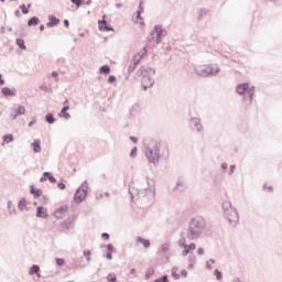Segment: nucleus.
Here are the masks:
<instances>
[{"instance_id":"nucleus-40","label":"nucleus","mask_w":282,"mask_h":282,"mask_svg":"<svg viewBox=\"0 0 282 282\" xmlns=\"http://www.w3.org/2000/svg\"><path fill=\"white\" fill-rule=\"evenodd\" d=\"M155 274V270L153 268H149L148 272L145 273V279H151Z\"/></svg>"},{"instance_id":"nucleus-63","label":"nucleus","mask_w":282,"mask_h":282,"mask_svg":"<svg viewBox=\"0 0 282 282\" xmlns=\"http://www.w3.org/2000/svg\"><path fill=\"white\" fill-rule=\"evenodd\" d=\"M137 19L141 20L142 19V11L137 12Z\"/></svg>"},{"instance_id":"nucleus-18","label":"nucleus","mask_w":282,"mask_h":282,"mask_svg":"<svg viewBox=\"0 0 282 282\" xmlns=\"http://www.w3.org/2000/svg\"><path fill=\"white\" fill-rule=\"evenodd\" d=\"M3 96H10L11 98L17 96V88L3 87L1 89Z\"/></svg>"},{"instance_id":"nucleus-31","label":"nucleus","mask_w":282,"mask_h":282,"mask_svg":"<svg viewBox=\"0 0 282 282\" xmlns=\"http://www.w3.org/2000/svg\"><path fill=\"white\" fill-rule=\"evenodd\" d=\"M15 43L20 47V50H28V46H25V41H23V39H17Z\"/></svg>"},{"instance_id":"nucleus-16","label":"nucleus","mask_w":282,"mask_h":282,"mask_svg":"<svg viewBox=\"0 0 282 282\" xmlns=\"http://www.w3.org/2000/svg\"><path fill=\"white\" fill-rule=\"evenodd\" d=\"M256 88L254 86L250 87V89L246 93L243 100H249V105H252V100L254 98Z\"/></svg>"},{"instance_id":"nucleus-11","label":"nucleus","mask_w":282,"mask_h":282,"mask_svg":"<svg viewBox=\"0 0 282 282\" xmlns=\"http://www.w3.org/2000/svg\"><path fill=\"white\" fill-rule=\"evenodd\" d=\"M195 73L197 74V76H200L202 78H209L208 65L197 66L195 68Z\"/></svg>"},{"instance_id":"nucleus-64","label":"nucleus","mask_w":282,"mask_h":282,"mask_svg":"<svg viewBox=\"0 0 282 282\" xmlns=\"http://www.w3.org/2000/svg\"><path fill=\"white\" fill-rule=\"evenodd\" d=\"M65 28H69V20H64Z\"/></svg>"},{"instance_id":"nucleus-42","label":"nucleus","mask_w":282,"mask_h":282,"mask_svg":"<svg viewBox=\"0 0 282 282\" xmlns=\"http://www.w3.org/2000/svg\"><path fill=\"white\" fill-rule=\"evenodd\" d=\"M55 262L59 268H62V265H65V259L63 258L55 259Z\"/></svg>"},{"instance_id":"nucleus-51","label":"nucleus","mask_w":282,"mask_h":282,"mask_svg":"<svg viewBox=\"0 0 282 282\" xmlns=\"http://www.w3.org/2000/svg\"><path fill=\"white\" fill-rule=\"evenodd\" d=\"M197 254H198V257H203V254H204V248H198V249H197Z\"/></svg>"},{"instance_id":"nucleus-12","label":"nucleus","mask_w":282,"mask_h":282,"mask_svg":"<svg viewBox=\"0 0 282 282\" xmlns=\"http://www.w3.org/2000/svg\"><path fill=\"white\" fill-rule=\"evenodd\" d=\"M250 89V84L248 83H245V84H239L237 87H236V91L239 96H245L246 93Z\"/></svg>"},{"instance_id":"nucleus-2","label":"nucleus","mask_w":282,"mask_h":282,"mask_svg":"<svg viewBox=\"0 0 282 282\" xmlns=\"http://www.w3.org/2000/svg\"><path fill=\"white\" fill-rule=\"evenodd\" d=\"M206 219L202 216H196L192 218L188 223V227L185 230L186 238L189 241H197V239H202L204 237V232H206Z\"/></svg>"},{"instance_id":"nucleus-7","label":"nucleus","mask_w":282,"mask_h":282,"mask_svg":"<svg viewBox=\"0 0 282 282\" xmlns=\"http://www.w3.org/2000/svg\"><path fill=\"white\" fill-rule=\"evenodd\" d=\"M156 34V43L160 44L162 43V39L166 36V31L162 29V25H155L154 30L150 33L149 41H153L155 39Z\"/></svg>"},{"instance_id":"nucleus-10","label":"nucleus","mask_w":282,"mask_h":282,"mask_svg":"<svg viewBox=\"0 0 282 282\" xmlns=\"http://www.w3.org/2000/svg\"><path fill=\"white\" fill-rule=\"evenodd\" d=\"M18 116H25V107L19 106L18 108H13L9 116L10 120H17Z\"/></svg>"},{"instance_id":"nucleus-17","label":"nucleus","mask_w":282,"mask_h":282,"mask_svg":"<svg viewBox=\"0 0 282 282\" xmlns=\"http://www.w3.org/2000/svg\"><path fill=\"white\" fill-rule=\"evenodd\" d=\"M61 23V20L56 18L55 15L48 17V22L46 23V28H56Z\"/></svg>"},{"instance_id":"nucleus-61","label":"nucleus","mask_w":282,"mask_h":282,"mask_svg":"<svg viewBox=\"0 0 282 282\" xmlns=\"http://www.w3.org/2000/svg\"><path fill=\"white\" fill-rule=\"evenodd\" d=\"M131 142H133L134 144H138V139L135 137H130Z\"/></svg>"},{"instance_id":"nucleus-21","label":"nucleus","mask_w":282,"mask_h":282,"mask_svg":"<svg viewBox=\"0 0 282 282\" xmlns=\"http://www.w3.org/2000/svg\"><path fill=\"white\" fill-rule=\"evenodd\" d=\"M138 65H140L139 59H137L135 57L132 58V62L130 63L129 67H128V73L132 74V72H135V69L138 68Z\"/></svg>"},{"instance_id":"nucleus-45","label":"nucleus","mask_w":282,"mask_h":282,"mask_svg":"<svg viewBox=\"0 0 282 282\" xmlns=\"http://www.w3.org/2000/svg\"><path fill=\"white\" fill-rule=\"evenodd\" d=\"M204 14H208V10L202 9V10L199 11V17H198V19H202V17H204Z\"/></svg>"},{"instance_id":"nucleus-55","label":"nucleus","mask_w":282,"mask_h":282,"mask_svg":"<svg viewBox=\"0 0 282 282\" xmlns=\"http://www.w3.org/2000/svg\"><path fill=\"white\" fill-rule=\"evenodd\" d=\"M181 276L187 278L188 276V272L186 270H182L181 271Z\"/></svg>"},{"instance_id":"nucleus-59","label":"nucleus","mask_w":282,"mask_h":282,"mask_svg":"<svg viewBox=\"0 0 282 282\" xmlns=\"http://www.w3.org/2000/svg\"><path fill=\"white\" fill-rule=\"evenodd\" d=\"M96 199H102V194L100 192L96 193Z\"/></svg>"},{"instance_id":"nucleus-60","label":"nucleus","mask_w":282,"mask_h":282,"mask_svg":"<svg viewBox=\"0 0 282 282\" xmlns=\"http://www.w3.org/2000/svg\"><path fill=\"white\" fill-rule=\"evenodd\" d=\"M52 78H56L58 76V72L56 70H53L52 74H51Z\"/></svg>"},{"instance_id":"nucleus-44","label":"nucleus","mask_w":282,"mask_h":282,"mask_svg":"<svg viewBox=\"0 0 282 282\" xmlns=\"http://www.w3.org/2000/svg\"><path fill=\"white\" fill-rule=\"evenodd\" d=\"M195 248H196L195 242H192V243L187 245V247H186V249L189 250V252H191V250H195Z\"/></svg>"},{"instance_id":"nucleus-43","label":"nucleus","mask_w":282,"mask_h":282,"mask_svg":"<svg viewBox=\"0 0 282 282\" xmlns=\"http://www.w3.org/2000/svg\"><path fill=\"white\" fill-rule=\"evenodd\" d=\"M154 282H169V275H162L161 278L154 280Z\"/></svg>"},{"instance_id":"nucleus-13","label":"nucleus","mask_w":282,"mask_h":282,"mask_svg":"<svg viewBox=\"0 0 282 282\" xmlns=\"http://www.w3.org/2000/svg\"><path fill=\"white\" fill-rule=\"evenodd\" d=\"M207 67H208L209 78L217 76L221 72V68H219V66L217 65L210 64V65H207Z\"/></svg>"},{"instance_id":"nucleus-30","label":"nucleus","mask_w":282,"mask_h":282,"mask_svg":"<svg viewBox=\"0 0 282 282\" xmlns=\"http://www.w3.org/2000/svg\"><path fill=\"white\" fill-rule=\"evenodd\" d=\"M18 208L20 210H25V208H28V200H25V198H21L18 203Z\"/></svg>"},{"instance_id":"nucleus-8","label":"nucleus","mask_w":282,"mask_h":282,"mask_svg":"<svg viewBox=\"0 0 282 282\" xmlns=\"http://www.w3.org/2000/svg\"><path fill=\"white\" fill-rule=\"evenodd\" d=\"M189 129L192 131H196L197 133H202V120L199 118L193 117L189 119Z\"/></svg>"},{"instance_id":"nucleus-23","label":"nucleus","mask_w":282,"mask_h":282,"mask_svg":"<svg viewBox=\"0 0 282 282\" xmlns=\"http://www.w3.org/2000/svg\"><path fill=\"white\" fill-rule=\"evenodd\" d=\"M31 147H32L34 153H41L42 148H41V140L40 139L34 140L32 142Z\"/></svg>"},{"instance_id":"nucleus-54","label":"nucleus","mask_w":282,"mask_h":282,"mask_svg":"<svg viewBox=\"0 0 282 282\" xmlns=\"http://www.w3.org/2000/svg\"><path fill=\"white\" fill-rule=\"evenodd\" d=\"M101 237H102V239H105L106 241L109 240V234H107V232L101 234Z\"/></svg>"},{"instance_id":"nucleus-3","label":"nucleus","mask_w":282,"mask_h":282,"mask_svg":"<svg viewBox=\"0 0 282 282\" xmlns=\"http://www.w3.org/2000/svg\"><path fill=\"white\" fill-rule=\"evenodd\" d=\"M129 193L132 202L141 199L142 204H152L153 199H155V189L151 187L140 189L138 187L130 186Z\"/></svg>"},{"instance_id":"nucleus-9","label":"nucleus","mask_w":282,"mask_h":282,"mask_svg":"<svg viewBox=\"0 0 282 282\" xmlns=\"http://www.w3.org/2000/svg\"><path fill=\"white\" fill-rule=\"evenodd\" d=\"M100 32H113L112 26H109L107 22V15H102V19L98 21Z\"/></svg>"},{"instance_id":"nucleus-58","label":"nucleus","mask_w":282,"mask_h":282,"mask_svg":"<svg viewBox=\"0 0 282 282\" xmlns=\"http://www.w3.org/2000/svg\"><path fill=\"white\" fill-rule=\"evenodd\" d=\"M14 15H15L18 19H21V11H20V10H15Z\"/></svg>"},{"instance_id":"nucleus-15","label":"nucleus","mask_w":282,"mask_h":282,"mask_svg":"<svg viewBox=\"0 0 282 282\" xmlns=\"http://www.w3.org/2000/svg\"><path fill=\"white\" fill-rule=\"evenodd\" d=\"M65 215H67V206H62L58 209H56L54 213V217L56 219H63V217H65Z\"/></svg>"},{"instance_id":"nucleus-6","label":"nucleus","mask_w":282,"mask_h":282,"mask_svg":"<svg viewBox=\"0 0 282 282\" xmlns=\"http://www.w3.org/2000/svg\"><path fill=\"white\" fill-rule=\"evenodd\" d=\"M88 188H89V185H88L87 181H85V182L80 185V187H78V188L76 189V193H75V195H74V199H75V202H76L77 204H80V203L85 199V197H87V191H88Z\"/></svg>"},{"instance_id":"nucleus-27","label":"nucleus","mask_w":282,"mask_h":282,"mask_svg":"<svg viewBox=\"0 0 282 282\" xmlns=\"http://www.w3.org/2000/svg\"><path fill=\"white\" fill-rule=\"evenodd\" d=\"M147 55V47H143L140 52H138L133 58H135L137 61H142V58H144V56Z\"/></svg>"},{"instance_id":"nucleus-22","label":"nucleus","mask_w":282,"mask_h":282,"mask_svg":"<svg viewBox=\"0 0 282 282\" xmlns=\"http://www.w3.org/2000/svg\"><path fill=\"white\" fill-rule=\"evenodd\" d=\"M186 239H188L186 237V231H182L181 232V239L178 240V247L180 248H188V245H186Z\"/></svg>"},{"instance_id":"nucleus-5","label":"nucleus","mask_w":282,"mask_h":282,"mask_svg":"<svg viewBox=\"0 0 282 282\" xmlns=\"http://www.w3.org/2000/svg\"><path fill=\"white\" fill-rule=\"evenodd\" d=\"M223 210L225 213V217L230 224V226H237L239 224V213L235 207H232V203L224 202L223 203Z\"/></svg>"},{"instance_id":"nucleus-37","label":"nucleus","mask_w":282,"mask_h":282,"mask_svg":"<svg viewBox=\"0 0 282 282\" xmlns=\"http://www.w3.org/2000/svg\"><path fill=\"white\" fill-rule=\"evenodd\" d=\"M170 249H171V245L169 243H164L161 246V252H163V254H166V252H169Z\"/></svg>"},{"instance_id":"nucleus-41","label":"nucleus","mask_w":282,"mask_h":282,"mask_svg":"<svg viewBox=\"0 0 282 282\" xmlns=\"http://www.w3.org/2000/svg\"><path fill=\"white\" fill-rule=\"evenodd\" d=\"M177 272V268H173L172 269V276L175 279V281H180L181 275L176 273Z\"/></svg>"},{"instance_id":"nucleus-36","label":"nucleus","mask_w":282,"mask_h":282,"mask_svg":"<svg viewBox=\"0 0 282 282\" xmlns=\"http://www.w3.org/2000/svg\"><path fill=\"white\" fill-rule=\"evenodd\" d=\"M214 274H215L217 281H221V279H224V273H221V271H219V269H216L214 271Z\"/></svg>"},{"instance_id":"nucleus-48","label":"nucleus","mask_w":282,"mask_h":282,"mask_svg":"<svg viewBox=\"0 0 282 282\" xmlns=\"http://www.w3.org/2000/svg\"><path fill=\"white\" fill-rule=\"evenodd\" d=\"M108 83H116V76H113V75H110L109 77H108Z\"/></svg>"},{"instance_id":"nucleus-49","label":"nucleus","mask_w":282,"mask_h":282,"mask_svg":"<svg viewBox=\"0 0 282 282\" xmlns=\"http://www.w3.org/2000/svg\"><path fill=\"white\" fill-rule=\"evenodd\" d=\"M48 182H51V184H56V177H54L52 174L48 177Z\"/></svg>"},{"instance_id":"nucleus-46","label":"nucleus","mask_w":282,"mask_h":282,"mask_svg":"<svg viewBox=\"0 0 282 282\" xmlns=\"http://www.w3.org/2000/svg\"><path fill=\"white\" fill-rule=\"evenodd\" d=\"M188 254H191V251H189V249L185 248V249L183 250V252H182V256H183V257H187Z\"/></svg>"},{"instance_id":"nucleus-62","label":"nucleus","mask_w":282,"mask_h":282,"mask_svg":"<svg viewBox=\"0 0 282 282\" xmlns=\"http://www.w3.org/2000/svg\"><path fill=\"white\" fill-rule=\"evenodd\" d=\"M106 259H108V261H111V259H113V256L111 253H107Z\"/></svg>"},{"instance_id":"nucleus-14","label":"nucleus","mask_w":282,"mask_h":282,"mask_svg":"<svg viewBox=\"0 0 282 282\" xmlns=\"http://www.w3.org/2000/svg\"><path fill=\"white\" fill-rule=\"evenodd\" d=\"M35 217L42 218V219H47V217H50V215L47 214V208H45L43 206H39L36 208Z\"/></svg>"},{"instance_id":"nucleus-32","label":"nucleus","mask_w":282,"mask_h":282,"mask_svg":"<svg viewBox=\"0 0 282 282\" xmlns=\"http://www.w3.org/2000/svg\"><path fill=\"white\" fill-rule=\"evenodd\" d=\"M110 72H111V68L109 67V65H104L99 68L100 74H109Z\"/></svg>"},{"instance_id":"nucleus-50","label":"nucleus","mask_w":282,"mask_h":282,"mask_svg":"<svg viewBox=\"0 0 282 282\" xmlns=\"http://www.w3.org/2000/svg\"><path fill=\"white\" fill-rule=\"evenodd\" d=\"M34 124H36V117L32 118V121L29 122V127H34Z\"/></svg>"},{"instance_id":"nucleus-47","label":"nucleus","mask_w":282,"mask_h":282,"mask_svg":"<svg viewBox=\"0 0 282 282\" xmlns=\"http://www.w3.org/2000/svg\"><path fill=\"white\" fill-rule=\"evenodd\" d=\"M57 188H59V191H65L66 188L65 183H58Z\"/></svg>"},{"instance_id":"nucleus-39","label":"nucleus","mask_w":282,"mask_h":282,"mask_svg":"<svg viewBox=\"0 0 282 282\" xmlns=\"http://www.w3.org/2000/svg\"><path fill=\"white\" fill-rule=\"evenodd\" d=\"M19 8H20L22 14H30V9H28V7L25 4H20Z\"/></svg>"},{"instance_id":"nucleus-52","label":"nucleus","mask_w":282,"mask_h":282,"mask_svg":"<svg viewBox=\"0 0 282 282\" xmlns=\"http://www.w3.org/2000/svg\"><path fill=\"white\" fill-rule=\"evenodd\" d=\"M83 254H84V257H91V251L90 250H85L84 252H83Z\"/></svg>"},{"instance_id":"nucleus-25","label":"nucleus","mask_w":282,"mask_h":282,"mask_svg":"<svg viewBox=\"0 0 282 282\" xmlns=\"http://www.w3.org/2000/svg\"><path fill=\"white\" fill-rule=\"evenodd\" d=\"M137 243H141L143 248H151V240L144 239L142 237L137 238Z\"/></svg>"},{"instance_id":"nucleus-1","label":"nucleus","mask_w":282,"mask_h":282,"mask_svg":"<svg viewBox=\"0 0 282 282\" xmlns=\"http://www.w3.org/2000/svg\"><path fill=\"white\" fill-rule=\"evenodd\" d=\"M143 153L149 164H153V166H158L161 160L169 159V148L154 139L143 141Z\"/></svg>"},{"instance_id":"nucleus-20","label":"nucleus","mask_w":282,"mask_h":282,"mask_svg":"<svg viewBox=\"0 0 282 282\" xmlns=\"http://www.w3.org/2000/svg\"><path fill=\"white\" fill-rule=\"evenodd\" d=\"M69 109V106H64L59 112V117L64 118V120H69V118H72V115H69V112H67Z\"/></svg>"},{"instance_id":"nucleus-4","label":"nucleus","mask_w":282,"mask_h":282,"mask_svg":"<svg viewBox=\"0 0 282 282\" xmlns=\"http://www.w3.org/2000/svg\"><path fill=\"white\" fill-rule=\"evenodd\" d=\"M138 76H141V85L147 91V89H151L153 85H155V79H153V76H155V69L149 67V66H141L138 72Z\"/></svg>"},{"instance_id":"nucleus-34","label":"nucleus","mask_w":282,"mask_h":282,"mask_svg":"<svg viewBox=\"0 0 282 282\" xmlns=\"http://www.w3.org/2000/svg\"><path fill=\"white\" fill-rule=\"evenodd\" d=\"M50 177H52V173L50 172H44L43 176L40 178V182H47V180H50Z\"/></svg>"},{"instance_id":"nucleus-57","label":"nucleus","mask_w":282,"mask_h":282,"mask_svg":"<svg viewBox=\"0 0 282 282\" xmlns=\"http://www.w3.org/2000/svg\"><path fill=\"white\" fill-rule=\"evenodd\" d=\"M235 169H237L235 165H230L229 175H232V173H235Z\"/></svg>"},{"instance_id":"nucleus-56","label":"nucleus","mask_w":282,"mask_h":282,"mask_svg":"<svg viewBox=\"0 0 282 282\" xmlns=\"http://www.w3.org/2000/svg\"><path fill=\"white\" fill-rule=\"evenodd\" d=\"M108 252H113V245H107Z\"/></svg>"},{"instance_id":"nucleus-26","label":"nucleus","mask_w":282,"mask_h":282,"mask_svg":"<svg viewBox=\"0 0 282 282\" xmlns=\"http://www.w3.org/2000/svg\"><path fill=\"white\" fill-rule=\"evenodd\" d=\"M39 272H41V267H39V264H33L29 270L30 276H34V274H39Z\"/></svg>"},{"instance_id":"nucleus-29","label":"nucleus","mask_w":282,"mask_h":282,"mask_svg":"<svg viewBox=\"0 0 282 282\" xmlns=\"http://www.w3.org/2000/svg\"><path fill=\"white\" fill-rule=\"evenodd\" d=\"M45 121H46L48 124H54V122H56V118H54V113L48 112V113L45 116Z\"/></svg>"},{"instance_id":"nucleus-33","label":"nucleus","mask_w":282,"mask_h":282,"mask_svg":"<svg viewBox=\"0 0 282 282\" xmlns=\"http://www.w3.org/2000/svg\"><path fill=\"white\" fill-rule=\"evenodd\" d=\"M3 140H4V142H7V144H10V142H14V135H12V134H4L3 135Z\"/></svg>"},{"instance_id":"nucleus-38","label":"nucleus","mask_w":282,"mask_h":282,"mask_svg":"<svg viewBox=\"0 0 282 282\" xmlns=\"http://www.w3.org/2000/svg\"><path fill=\"white\" fill-rule=\"evenodd\" d=\"M130 158L132 160H135V158H138V147H134L131 152H130Z\"/></svg>"},{"instance_id":"nucleus-19","label":"nucleus","mask_w":282,"mask_h":282,"mask_svg":"<svg viewBox=\"0 0 282 282\" xmlns=\"http://www.w3.org/2000/svg\"><path fill=\"white\" fill-rule=\"evenodd\" d=\"M174 191H177L178 193H184V191H186V182H184L183 180H178L176 182Z\"/></svg>"},{"instance_id":"nucleus-28","label":"nucleus","mask_w":282,"mask_h":282,"mask_svg":"<svg viewBox=\"0 0 282 282\" xmlns=\"http://www.w3.org/2000/svg\"><path fill=\"white\" fill-rule=\"evenodd\" d=\"M39 23H41V20H40L39 17H36V15L32 17V18L28 21L29 28H32V25H39Z\"/></svg>"},{"instance_id":"nucleus-35","label":"nucleus","mask_w":282,"mask_h":282,"mask_svg":"<svg viewBox=\"0 0 282 282\" xmlns=\"http://www.w3.org/2000/svg\"><path fill=\"white\" fill-rule=\"evenodd\" d=\"M106 279L108 282H117L118 281L116 273H109Z\"/></svg>"},{"instance_id":"nucleus-24","label":"nucleus","mask_w":282,"mask_h":282,"mask_svg":"<svg viewBox=\"0 0 282 282\" xmlns=\"http://www.w3.org/2000/svg\"><path fill=\"white\" fill-rule=\"evenodd\" d=\"M30 193L31 195H34L35 199H37V197H41V195H43V189L35 188L34 185H31Z\"/></svg>"},{"instance_id":"nucleus-53","label":"nucleus","mask_w":282,"mask_h":282,"mask_svg":"<svg viewBox=\"0 0 282 282\" xmlns=\"http://www.w3.org/2000/svg\"><path fill=\"white\" fill-rule=\"evenodd\" d=\"M85 4V0H78L77 4H75L77 8H80L82 6Z\"/></svg>"}]
</instances>
